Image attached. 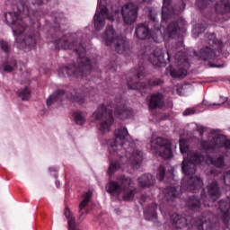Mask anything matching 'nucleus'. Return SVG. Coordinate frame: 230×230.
Listing matches in <instances>:
<instances>
[{
	"label": "nucleus",
	"mask_w": 230,
	"mask_h": 230,
	"mask_svg": "<svg viewBox=\"0 0 230 230\" xmlns=\"http://www.w3.org/2000/svg\"><path fill=\"white\" fill-rule=\"evenodd\" d=\"M16 12H8L4 13L5 23L10 26L14 35V46L17 49L28 53L37 46V42L40 40V20L44 17V13L35 10L37 6L48 4L49 0H15ZM19 13L27 15V19L31 21V28L24 23V20L21 19Z\"/></svg>",
	"instance_id": "1"
},
{
	"label": "nucleus",
	"mask_w": 230,
	"mask_h": 230,
	"mask_svg": "<svg viewBox=\"0 0 230 230\" xmlns=\"http://www.w3.org/2000/svg\"><path fill=\"white\" fill-rule=\"evenodd\" d=\"M91 40V27H85L84 31H78L73 33H67L56 40L51 41L54 49H70L77 55V65L73 63L59 67L58 75L60 78L69 76L71 78H81V84L84 80H89L88 76L93 73V65L98 63L97 58L86 57V42Z\"/></svg>",
	"instance_id": "2"
},
{
	"label": "nucleus",
	"mask_w": 230,
	"mask_h": 230,
	"mask_svg": "<svg viewBox=\"0 0 230 230\" xmlns=\"http://www.w3.org/2000/svg\"><path fill=\"white\" fill-rule=\"evenodd\" d=\"M114 136L115 138L108 148L110 161L108 175L116 173L124 164H130L133 170L141 168L143 151L137 149L136 141L128 134V129L120 127L115 130Z\"/></svg>",
	"instance_id": "3"
},
{
	"label": "nucleus",
	"mask_w": 230,
	"mask_h": 230,
	"mask_svg": "<svg viewBox=\"0 0 230 230\" xmlns=\"http://www.w3.org/2000/svg\"><path fill=\"white\" fill-rule=\"evenodd\" d=\"M114 107H116L114 116L118 119H128L134 116V110L123 103L121 94L116 95L114 101L111 97H107L92 115L95 121H99V130L102 133L111 132V127L114 123L112 116Z\"/></svg>",
	"instance_id": "4"
},
{
	"label": "nucleus",
	"mask_w": 230,
	"mask_h": 230,
	"mask_svg": "<svg viewBox=\"0 0 230 230\" xmlns=\"http://www.w3.org/2000/svg\"><path fill=\"white\" fill-rule=\"evenodd\" d=\"M180 151L182 155L187 154V156L183 157L181 171L186 177H189L181 182V188L195 193V191L202 189V179L199 176L191 175H195L197 168H199V164H202V152L190 150V146L182 139H180Z\"/></svg>",
	"instance_id": "5"
},
{
	"label": "nucleus",
	"mask_w": 230,
	"mask_h": 230,
	"mask_svg": "<svg viewBox=\"0 0 230 230\" xmlns=\"http://www.w3.org/2000/svg\"><path fill=\"white\" fill-rule=\"evenodd\" d=\"M148 23H139L135 30V35L139 40H146L152 37V40L156 44H161L164 40V35L161 30V23L157 13L154 10H149Z\"/></svg>",
	"instance_id": "6"
},
{
	"label": "nucleus",
	"mask_w": 230,
	"mask_h": 230,
	"mask_svg": "<svg viewBox=\"0 0 230 230\" xmlns=\"http://www.w3.org/2000/svg\"><path fill=\"white\" fill-rule=\"evenodd\" d=\"M130 75L131 76L128 79L127 84L128 89L132 91H144V89H148V87H161L164 85V79L159 77L149 78L147 84L141 82L146 76V72L143 66L131 69Z\"/></svg>",
	"instance_id": "7"
},
{
	"label": "nucleus",
	"mask_w": 230,
	"mask_h": 230,
	"mask_svg": "<svg viewBox=\"0 0 230 230\" xmlns=\"http://www.w3.org/2000/svg\"><path fill=\"white\" fill-rule=\"evenodd\" d=\"M203 136H208V141L203 142V149L212 154H218L219 152H224L225 150H230V140L224 136L220 129H209L207 128H202Z\"/></svg>",
	"instance_id": "8"
},
{
	"label": "nucleus",
	"mask_w": 230,
	"mask_h": 230,
	"mask_svg": "<svg viewBox=\"0 0 230 230\" xmlns=\"http://www.w3.org/2000/svg\"><path fill=\"white\" fill-rule=\"evenodd\" d=\"M119 15V9L111 5V8L105 5V0H98L97 9L93 16V24L96 31H102L105 28V19L114 21Z\"/></svg>",
	"instance_id": "9"
},
{
	"label": "nucleus",
	"mask_w": 230,
	"mask_h": 230,
	"mask_svg": "<svg viewBox=\"0 0 230 230\" xmlns=\"http://www.w3.org/2000/svg\"><path fill=\"white\" fill-rule=\"evenodd\" d=\"M101 39L105 46H112L115 43V51L119 55H123L126 51L130 49V41L124 36H117L116 31L112 25H108L104 33L102 34Z\"/></svg>",
	"instance_id": "10"
},
{
	"label": "nucleus",
	"mask_w": 230,
	"mask_h": 230,
	"mask_svg": "<svg viewBox=\"0 0 230 230\" xmlns=\"http://www.w3.org/2000/svg\"><path fill=\"white\" fill-rule=\"evenodd\" d=\"M147 49L149 47H146L139 52V58L143 61V64L148 60L155 67H165L166 64L170 62V59L173 57V52L172 50L167 51V58H164V51L163 49L156 48L153 53L148 54Z\"/></svg>",
	"instance_id": "11"
},
{
	"label": "nucleus",
	"mask_w": 230,
	"mask_h": 230,
	"mask_svg": "<svg viewBox=\"0 0 230 230\" xmlns=\"http://www.w3.org/2000/svg\"><path fill=\"white\" fill-rule=\"evenodd\" d=\"M175 67L170 66L166 68L167 73L174 80L177 78H184L188 75V69H190V59L188 55L184 51H178L174 55Z\"/></svg>",
	"instance_id": "12"
},
{
	"label": "nucleus",
	"mask_w": 230,
	"mask_h": 230,
	"mask_svg": "<svg viewBox=\"0 0 230 230\" xmlns=\"http://www.w3.org/2000/svg\"><path fill=\"white\" fill-rule=\"evenodd\" d=\"M179 15H174L168 20V22H162L160 24L161 28L164 30V40L166 39H179V35H181V30H184V26L186 25V20L182 17L176 18Z\"/></svg>",
	"instance_id": "13"
},
{
	"label": "nucleus",
	"mask_w": 230,
	"mask_h": 230,
	"mask_svg": "<svg viewBox=\"0 0 230 230\" xmlns=\"http://www.w3.org/2000/svg\"><path fill=\"white\" fill-rule=\"evenodd\" d=\"M151 151L155 155L163 159H172L173 151L172 150V141L162 137H152L150 141Z\"/></svg>",
	"instance_id": "14"
},
{
	"label": "nucleus",
	"mask_w": 230,
	"mask_h": 230,
	"mask_svg": "<svg viewBox=\"0 0 230 230\" xmlns=\"http://www.w3.org/2000/svg\"><path fill=\"white\" fill-rule=\"evenodd\" d=\"M173 0H164L162 7V22H168L174 15H181L186 10V3L188 0H176L173 5Z\"/></svg>",
	"instance_id": "15"
},
{
	"label": "nucleus",
	"mask_w": 230,
	"mask_h": 230,
	"mask_svg": "<svg viewBox=\"0 0 230 230\" xmlns=\"http://www.w3.org/2000/svg\"><path fill=\"white\" fill-rule=\"evenodd\" d=\"M89 83H84V85H82V87L73 88L70 91V100L73 103L84 105L87 102V98L96 94V89L91 86V81Z\"/></svg>",
	"instance_id": "16"
},
{
	"label": "nucleus",
	"mask_w": 230,
	"mask_h": 230,
	"mask_svg": "<svg viewBox=\"0 0 230 230\" xmlns=\"http://www.w3.org/2000/svg\"><path fill=\"white\" fill-rule=\"evenodd\" d=\"M119 182L111 181L106 185V191L110 193L111 197H119L123 192V190H128L132 187V179L125 175H121L119 178Z\"/></svg>",
	"instance_id": "17"
},
{
	"label": "nucleus",
	"mask_w": 230,
	"mask_h": 230,
	"mask_svg": "<svg viewBox=\"0 0 230 230\" xmlns=\"http://www.w3.org/2000/svg\"><path fill=\"white\" fill-rule=\"evenodd\" d=\"M139 6L134 3H128L121 8L122 21L127 26L134 24L137 20Z\"/></svg>",
	"instance_id": "18"
},
{
	"label": "nucleus",
	"mask_w": 230,
	"mask_h": 230,
	"mask_svg": "<svg viewBox=\"0 0 230 230\" xmlns=\"http://www.w3.org/2000/svg\"><path fill=\"white\" fill-rule=\"evenodd\" d=\"M224 182L226 186H230V171L225 172L223 173ZM219 209L221 211V217L223 218L224 224L227 225L230 218V198L227 200H220L218 202Z\"/></svg>",
	"instance_id": "19"
},
{
	"label": "nucleus",
	"mask_w": 230,
	"mask_h": 230,
	"mask_svg": "<svg viewBox=\"0 0 230 230\" xmlns=\"http://www.w3.org/2000/svg\"><path fill=\"white\" fill-rule=\"evenodd\" d=\"M148 107L150 111H154L155 109H164V95L161 93H153L151 95Z\"/></svg>",
	"instance_id": "20"
},
{
	"label": "nucleus",
	"mask_w": 230,
	"mask_h": 230,
	"mask_svg": "<svg viewBox=\"0 0 230 230\" xmlns=\"http://www.w3.org/2000/svg\"><path fill=\"white\" fill-rule=\"evenodd\" d=\"M138 186L146 190V188H154L155 186V176L150 173H144L137 179Z\"/></svg>",
	"instance_id": "21"
},
{
	"label": "nucleus",
	"mask_w": 230,
	"mask_h": 230,
	"mask_svg": "<svg viewBox=\"0 0 230 230\" xmlns=\"http://www.w3.org/2000/svg\"><path fill=\"white\" fill-rule=\"evenodd\" d=\"M93 197V190H89L83 195V200L79 204V221L82 222L84 218H85V215L89 213V211L84 210V208H86L87 204H89L91 199Z\"/></svg>",
	"instance_id": "22"
},
{
	"label": "nucleus",
	"mask_w": 230,
	"mask_h": 230,
	"mask_svg": "<svg viewBox=\"0 0 230 230\" xmlns=\"http://www.w3.org/2000/svg\"><path fill=\"white\" fill-rule=\"evenodd\" d=\"M173 169H170L168 172L166 171V168H164V165H160L158 168V172L156 173V178L160 182H163L164 179H166L167 182H170L172 184V181H173Z\"/></svg>",
	"instance_id": "23"
},
{
	"label": "nucleus",
	"mask_w": 230,
	"mask_h": 230,
	"mask_svg": "<svg viewBox=\"0 0 230 230\" xmlns=\"http://www.w3.org/2000/svg\"><path fill=\"white\" fill-rule=\"evenodd\" d=\"M49 14L54 22V31H58L60 24L63 21H66V15L62 12L52 11L51 13H46Z\"/></svg>",
	"instance_id": "24"
},
{
	"label": "nucleus",
	"mask_w": 230,
	"mask_h": 230,
	"mask_svg": "<svg viewBox=\"0 0 230 230\" xmlns=\"http://www.w3.org/2000/svg\"><path fill=\"white\" fill-rule=\"evenodd\" d=\"M164 196L168 202H173V200L179 197V191L177 190L175 183H171L170 186H167L164 190Z\"/></svg>",
	"instance_id": "25"
},
{
	"label": "nucleus",
	"mask_w": 230,
	"mask_h": 230,
	"mask_svg": "<svg viewBox=\"0 0 230 230\" xmlns=\"http://www.w3.org/2000/svg\"><path fill=\"white\" fill-rule=\"evenodd\" d=\"M144 217L148 222L152 220H156L157 218V204L151 203L146 208H144Z\"/></svg>",
	"instance_id": "26"
},
{
	"label": "nucleus",
	"mask_w": 230,
	"mask_h": 230,
	"mask_svg": "<svg viewBox=\"0 0 230 230\" xmlns=\"http://www.w3.org/2000/svg\"><path fill=\"white\" fill-rule=\"evenodd\" d=\"M72 119L75 125L84 127L87 121V113L78 110L72 112Z\"/></svg>",
	"instance_id": "27"
},
{
	"label": "nucleus",
	"mask_w": 230,
	"mask_h": 230,
	"mask_svg": "<svg viewBox=\"0 0 230 230\" xmlns=\"http://www.w3.org/2000/svg\"><path fill=\"white\" fill-rule=\"evenodd\" d=\"M215 12L218 15H225V13H229L230 12V4L228 0H221L216 3Z\"/></svg>",
	"instance_id": "28"
},
{
	"label": "nucleus",
	"mask_w": 230,
	"mask_h": 230,
	"mask_svg": "<svg viewBox=\"0 0 230 230\" xmlns=\"http://www.w3.org/2000/svg\"><path fill=\"white\" fill-rule=\"evenodd\" d=\"M66 96V91L64 89H58L53 93L46 101L47 106L51 107L53 103L57 102H62V98Z\"/></svg>",
	"instance_id": "29"
},
{
	"label": "nucleus",
	"mask_w": 230,
	"mask_h": 230,
	"mask_svg": "<svg viewBox=\"0 0 230 230\" xmlns=\"http://www.w3.org/2000/svg\"><path fill=\"white\" fill-rule=\"evenodd\" d=\"M17 67V60L15 58H8L4 64H0V72L12 73Z\"/></svg>",
	"instance_id": "30"
},
{
	"label": "nucleus",
	"mask_w": 230,
	"mask_h": 230,
	"mask_svg": "<svg viewBox=\"0 0 230 230\" xmlns=\"http://www.w3.org/2000/svg\"><path fill=\"white\" fill-rule=\"evenodd\" d=\"M203 161L210 163V164H213L216 168H224V166H226L224 156H216L214 158L211 156H203Z\"/></svg>",
	"instance_id": "31"
},
{
	"label": "nucleus",
	"mask_w": 230,
	"mask_h": 230,
	"mask_svg": "<svg viewBox=\"0 0 230 230\" xmlns=\"http://www.w3.org/2000/svg\"><path fill=\"white\" fill-rule=\"evenodd\" d=\"M208 195L211 197L212 202H215L217 199H220V188L216 181H213L208 186Z\"/></svg>",
	"instance_id": "32"
},
{
	"label": "nucleus",
	"mask_w": 230,
	"mask_h": 230,
	"mask_svg": "<svg viewBox=\"0 0 230 230\" xmlns=\"http://www.w3.org/2000/svg\"><path fill=\"white\" fill-rule=\"evenodd\" d=\"M188 208L190 211H199V209H200V198L197 195L190 196Z\"/></svg>",
	"instance_id": "33"
},
{
	"label": "nucleus",
	"mask_w": 230,
	"mask_h": 230,
	"mask_svg": "<svg viewBox=\"0 0 230 230\" xmlns=\"http://www.w3.org/2000/svg\"><path fill=\"white\" fill-rule=\"evenodd\" d=\"M202 112V103L195 105L191 108H187L182 111V116L185 118L188 116H194V114H200Z\"/></svg>",
	"instance_id": "34"
},
{
	"label": "nucleus",
	"mask_w": 230,
	"mask_h": 230,
	"mask_svg": "<svg viewBox=\"0 0 230 230\" xmlns=\"http://www.w3.org/2000/svg\"><path fill=\"white\" fill-rule=\"evenodd\" d=\"M16 95L21 98L22 102H28L31 98V91L28 87L20 88L16 92Z\"/></svg>",
	"instance_id": "35"
},
{
	"label": "nucleus",
	"mask_w": 230,
	"mask_h": 230,
	"mask_svg": "<svg viewBox=\"0 0 230 230\" xmlns=\"http://www.w3.org/2000/svg\"><path fill=\"white\" fill-rule=\"evenodd\" d=\"M134 186V183L132 182L131 187L128 189H123L122 193L123 194V200L126 202H128V200H132L136 195V189H130Z\"/></svg>",
	"instance_id": "36"
},
{
	"label": "nucleus",
	"mask_w": 230,
	"mask_h": 230,
	"mask_svg": "<svg viewBox=\"0 0 230 230\" xmlns=\"http://www.w3.org/2000/svg\"><path fill=\"white\" fill-rule=\"evenodd\" d=\"M205 40L208 42L209 46H217L218 48H222V41L217 40L215 33L207 34Z\"/></svg>",
	"instance_id": "37"
},
{
	"label": "nucleus",
	"mask_w": 230,
	"mask_h": 230,
	"mask_svg": "<svg viewBox=\"0 0 230 230\" xmlns=\"http://www.w3.org/2000/svg\"><path fill=\"white\" fill-rule=\"evenodd\" d=\"M203 60H215L217 57V52H215V49L206 48L203 50Z\"/></svg>",
	"instance_id": "38"
},
{
	"label": "nucleus",
	"mask_w": 230,
	"mask_h": 230,
	"mask_svg": "<svg viewBox=\"0 0 230 230\" xmlns=\"http://www.w3.org/2000/svg\"><path fill=\"white\" fill-rule=\"evenodd\" d=\"M0 49L2 51H4L7 56L10 55L12 53V43H10L4 40H0Z\"/></svg>",
	"instance_id": "39"
},
{
	"label": "nucleus",
	"mask_w": 230,
	"mask_h": 230,
	"mask_svg": "<svg viewBox=\"0 0 230 230\" xmlns=\"http://www.w3.org/2000/svg\"><path fill=\"white\" fill-rule=\"evenodd\" d=\"M191 33H192L193 39H198L199 35H200V33H202V24L198 23V24L193 25Z\"/></svg>",
	"instance_id": "40"
},
{
	"label": "nucleus",
	"mask_w": 230,
	"mask_h": 230,
	"mask_svg": "<svg viewBox=\"0 0 230 230\" xmlns=\"http://www.w3.org/2000/svg\"><path fill=\"white\" fill-rule=\"evenodd\" d=\"M226 102H227L226 97L219 96L218 102L210 103V104H208V106L209 107H220L221 105H224V103H226Z\"/></svg>",
	"instance_id": "41"
},
{
	"label": "nucleus",
	"mask_w": 230,
	"mask_h": 230,
	"mask_svg": "<svg viewBox=\"0 0 230 230\" xmlns=\"http://www.w3.org/2000/svg\"><path fill=\"white\" fill-rule=\"evenodd\" d=\"M148 200H150V198H148L145 194H142L139 199V204L141 205L142 208H145Z\"/></svg>",
	"instance_id": "42"
},
{
	"label": "nucleus",
	"mask_w": 230,
	"mask_h": 230,
	"mask_svg": "<svg viewBox=\"0 0 230 230\" xmlns=\"http://www.w3.org/2000/svg\"><path fill=\"white\" fill-rule=\"evenodd\" d=\"M193 59L202 60V49H200L199 52L197 50H193Z\"/></svg>",
	"instance_id": "43"
},
{
	"label": "nucleus",
	"mask_w": 230,
	"mask_h": 230,
	"mask_svg": "<svg viewBox=\"0 0 230 230\" xmlns=\"http://www.w3.org/2000/svg\"><path fill=\"white\" fill-rule=\"evenodd\" d=\"M109 70L111 73H116V71H118V63L116 62V60H114L109 65Z\"/></svg>",
	"instance_id": "44"
},
{
	"label": "nucleus",
	"mask_w": 230,
	"mask_h": 230,
	"mask_svg": "<svg viewBox=\"0 0 230 230\" xmlns=\"http://www.w3.org/2000/svg\"><path fill=\"white\" fill-rule=\"evenodd\" d=\"M195 126V129L193 130L194 134H199V136H202V126H199L196 123L193 124Z\"/></svg>",
	"instance_id": "45"
},
{
	"label": "nucleus",
	"mask_w": 230,
	"mask_h": 230,
	"mask_svg": "<svg viewBox=\"0 0 230 230\" xmlns=\"http://www.w3.org/2000/svg\"><path fill=\"white\" fill-rule=\"evenodd\" d=\"M196 8L202 12V0H196Z\"/></svg>",
	"instance_id": "46"
},
{
	"label": "nucleus",
	"mask_w": 230,
	"mask_h": 230,
	"mask_svg": "<svg viewBox=\"0 0 230 230\" xmlns=\"http://www.w3.org/2000/svg\"><path fill=\"white\" fill-rule=\"evenodd\" d=\"M49 172L50 173H53V172H58V167H49Z\"/></svg>",
	"instance_id": "47"
},
{
	"label": "nucleus",
	"mask_w": 230,
	"mask_h": 230,
	"mask_svg": "<svg viewBox=\"0 0 230 230\" xmlns=\"http://www.w3.org/2000/svg\"><path fill=\"white\" fill-rule=\"evenodd\" d=\"M210 67H224V65H210Z\"/></svg>",
	"instance_id": "48"
},
{
	"label": "nucleus",
	"mask_w": 230,
	"mask_h": 230,
	"mask_svg": "<svg viewBox=\"0 0 230 230\" xmlns=\"http://www.w3.org/2000/svg\"><path fill=\"white\" fill-rule=\"evenodd\" d=\"M136 3H137L138 4H143V3H145V1L146 0H135Z\"/></svg>",
	"instance_id": "49"
},
{
	"label": "nucleus",
	"mask_w": 230,
	"mask_h": 230,
	"mask_svg": "<svg viewBox=\"0 0 230 230\" xmlns=\"http://www.w3.org/2000/svg\"><path fill=\"white\" fill-rule=\"evenodd\" d=\"M55 184L56 187L58 188L60 186V181L58 180H56Z\"/></svg>",
	"instance_id": "50"
},
{
	"label": "nucleus",
	"mask_w": 230,
	"mask_h": 230,
	"mask_svg": "<svg viewBox=\"0 0 230 230\" xmlns=\"http://www.w3.org/2000/svg\"><path fill=\"white\" fill-rule=\"evenodd\" d=\"M177 46H182V41L178 42Z\"/></svg>",
	"instance_id": "51"
},
{
	"label": "nucleus",
	"mask_w": 230,
	"mask_h": 230,
	"mask_svg": "<svg viewBox=\"0 0 230 230\" xmlns=\"http://www.w3.org/2000/svg\"><path fill=\"white\" fill-rule=\"evenodd\" d=\"M54 177H55V179H57V177H58L57 174H54Z\"/></svg>",
	"instance_id": "52"
},
{
	"label": "nucleus",
	"mask_w": 230,
	"mask_h": 230,
	"mask_svg": "<svg viewBox=\"0 0 230 230\" xmlns=\"http://www.w3.org/2000/svg\"><path fill=\"white\" fill-rule=\"evenodd\" d=\"M228 107L230 108V101L228 102Z\"/></svg>",
	"instance_id": "53"
},
{
	"label": "nucleus",
	"mask_w": 230,
	"mask_h": 230,
	"mask_svg": "<svg viewBox=\"0 0 230 230\" xmlns=\"http://www.w3.org/2000/svg\"><path fill=\"white\" fill-rule=\"evenodd\" d=\"M203 105H206V102H203Z\"/></svg>",
	"instance_id": "54"
},
{
	"label": "nucleus",
	"mask_w": 230,
	"mask_h": 230,
	"mask_svg": "<svg viewBox=\"0 0 230 230\" xmlns=\"http://www.w3.org/2000/svg\"><path fill=\"white\" fill-rule=\"evenodd\" d=\"M208 1H210V2H211V1H215V0H208Z\"/></svg>",
	"instance_id": "55"
}]
</instances>
